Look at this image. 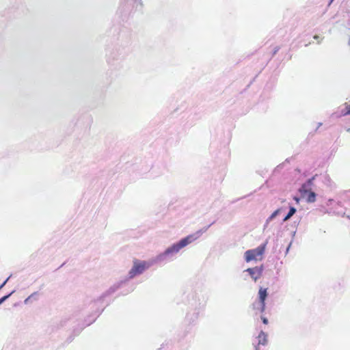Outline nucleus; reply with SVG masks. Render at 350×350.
Here are the masks:
<instances>
[{
	"instance_id": "nucleus-1",
	"label": "nucleus",
	"mask_w": 350,
	"mask_h": 350,
	"mask_svg": "<svg viewBox=\"0 0 350 350\" xmlns=\"http://www.w3.org/2000/svg\"><path fill=\"white\" fill-rule=\"evenodd\" d=\"M267 243H264L258 247L249 250L245 252V260L246 262H250L252 260H260L262 258V256L265 251Z\"/></svg>"
},
{
	"instance_id": "nucleus-2",
	"label": "nucleus",
	"mask_w": 350,
	"mask_h": 350,
	"mask_svg": "<svg viewBox=\"0 0 350 350\" xmlns=\"http://www.w3.org/2000/svg\"><path fill=\"white\" fill-rule=\"evenodd\" d=\"M195 240V238L193 236L190 235L188 236L183 239H181L178 243L174 244L170 247H168L165 252V254H170L172 253H176L178 252L180 249L185 247L188 244L191 243Z\"/></svg>"
},
{
	"instance_id": "nucleus-3",
	"label": "nucleus",
	"mask_w": 350,
	"mask_h": 350,
	"mask_svg": "<svg viewBox=\"0 0 350 350\" xmlns=\"http://www.w3.org/2000/svg\"><path fill=\"white\" fill-rule=\"evenodd\" d=\"M150 267V264L146 261H140L134 260L133 266L129 271V277L134 278L137 275L142 273L146 269Z\"/></svg>"
},
{
	"instance_id": "nucleus-4",
	"label": "nucleus",
	"mask_w": 350,
	"mask_h": 350,
	"mask_svg": "<svg viewBox=\"0 0 350 350\" xmlns=\"http://www.w3.org/2000/svg\"><path fill=\"white\" fill-rule=\"evenodd\" d=\"M314 178L313 177L309 179L308 180V185L304 184L299 189V192L301 194L302 197L304 198L308 194L307 201L309 202H313L316 200L315 193L308 190V187L312 184Z\"/></svg>"
},
{
	"instance_id": "nucleus-5",
	"label": "nucleus",
	"mask_w": 350,
	"mask_h": 350,
	"mask_svg": "<svg viewBox=\"0 0 350 350\" xmlns=\"http://www.w3.org/2000/svg\"><path fill=\"white\" fill-rule=\"evenodd\" d=\"M259 300L258 303L253 304V308L263 312L265 310V299L267 297V289L260 288L258 292Z\"/></svg>"
},
{
	"instance_id": "nucleus-6",
	"label": "nucleus",
	"mask_w": 350,
	"mask_h": 350,
	"mask_svg": "<svg viewBox=\"0 0 350 350\" xmlns=\"http://www.w3.org/2000/svg\"><path fill=\"white\" fill-rule=\"evenodd\" d=\"M267 334L261 331L258 336V345H266L267 344Z\"/></svg>"
},
{
	"instance_id": "nucleus-7",
	"label": "nucleus",
	"mask_w": 350,
	"mask_h": 350,
	"mask_svg": "<svg viewBox=\"0 0 350 350\" xmlns=\"http://www.w3.org/2000/svg\"><path fill=\"white\" fill-rule=\"evenodd\" d=\"M247 271L250 273V275L255 280L258 278V275L260 274V273L257 269H251L250 268V269H248Z\"/></svg>"
},
{
	"instance_id": "nucleus-8",
	"label": "nucleus",
	"mask_w": 350,
	"mask_h": 350,
	"mask_svg": "<svg viewBox=\"0 0 350 350\" xmlns=\"http://www.w3.org/2000/svg\"><path fill=\"white\" fill-rule=\"evenodd\" d=\"M37 299V294L33 293L30 296H29L27 299H25L24 303L25 304H29L31 303L33 300Z\"/></svg>"
},
{
	"instance_id": "nucleus-9",
	"label": "nucleus",
	"mask_w": 350,
	"mask_h": 350,
	"mask_svg": "<svg viewBox=\"0 0 350 350\" xmlns=\"http://www.w3.org/2000/svg\"><path fill=\"white\" fill-rule=\"evenodd\" d=\"M296 211V209L294 207H291L289 210L288 213L287 215L284 217V221L288 220L291 216H293Z\"/></svg>"
},
{
	"instance_id": "nucleus-10",
	"label": "nucleus",
	"mask_w": 350,
	"mask_h": 350,
	"mask_svg": "<svg viewBox=\"0 0 350 350\" xmlns=\"http://www.w3.org/2000/svg\"><path fill=\"white\" fill-rule=\"evenodd\" d=\"M14 291H12L11 293H10L8 295L3 296L0 299V305L5 301L13 293Z\"/></svg>"
},
{
	"instance_id": "nucleus-11",
	"label": "nucleus",
	"mask_w": 350,
	"mask_h": 350,
	"mask_svg": "<svg viewBox=\"0 0 350 350\" xmlns=\"http://www.w3.org/2000/svg\"><path fill=\"white\" fill-rule=\"evenodd\" d=\"M346 111L343 113L344 115L350 114V105H347L345 107Z\"/></svg>"
},
{
	"instance_id": "nucleus-12",
	"label": "nucleus",
	"mask_w": 350,
	"mask_h": 350,
	"mask_svg": "<svg viewBox=\"0 0 350 350\" xmlns=\"http://www.w3.org/2000/svg\"><path fill=\"white\" fill-rule=\"evenodd\" d=\"M278 212H279V210H276V211H275L271 214V215L270 216V218H269V219H273V218H274V217L278 215Z\"/></svg>"
},
{
	"instance_id": "nucleus-13",
	"label": "nucleus",
	"mask_w": 350,
	"mask_h": 350,
	"mask_svg": "<svg viewBox=\"0 0 350 350\" xmlns=\"http://www.w3.org/2000/svg\"><path fill=\"white\" fill-rule=\"evenodd\" d=\"M262 321L264 324L267 325L268 324V319L265 317H261Z\"/></svg>"
},
{
	"instance_id": "nucleus-14",
	"label": "nucleus",
	"mask_w": 350,
	"mask_h": 350,
	"mask_svg": "<svg viewBox=\"0 0 350 350\" xmlns=\"http://www.w3.org/2000/svg\"><path fill=\"white\" fill-rule=\"evenodd\" d=\"M8 279L5 280L2 283V284H3V285H5V284H6V282H8Z\"/></svg>"
},
{
	"instance_id": "nucleus-15",
	"label": "nucleus",
	"mask_w": 350,
	"mask_h": 350,
	"mask_svg": "<svg viewBox=\"0 0 350 350\" xmlns=\"http://www.w3.org/2000/svg\"><path fill=\"white\" fill-rule=\"evenodd\" d=\"M319 37L318 36H314V39H319Z\"/></svg>"
},
{
	"instance_id": "nucleus-16",
	"label": "nucleus",
	"mask_w": 350,
	"mask_h": 350,
	"mask_svg": "<svg viewBox=\"0 0 350 350\" xmlns=\"http://www.w3.org/2000/svg\"><path fill=\"white\" fill-rule=\"evenodd\" d=\"M255 350H259V349H258V346H256V347H255Z\"/></svg>"
},
{
	"instance_id": "nucleus-17",
	"label": "nucleus",
	"mask_w": 350,
	"mask_h": 350,
	"mask_svg": "<svg viewBox=\"0 0 350 350\" xmlns=\"http://www.w3.org/2000/svg\"><path fill=\"white\" fill-rule=\"evenodd\" d=\"M278 51V49H275V51H274V54H275Z\"/></svg>"
}]
</instances>
